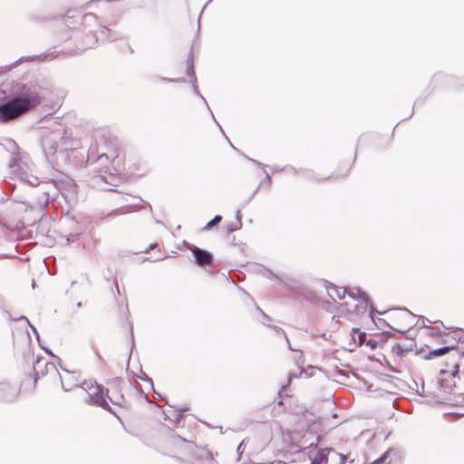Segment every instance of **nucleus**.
Returning <instances> with one entry per match:
<instances>
[{
	"instance_id": "f257e3e1",
	"label": "nucleus",
	"mask_w": 464,
	"mask_h": 464,
	"mask_svg": "<svg viewBox=\"0 0 464 464\" xmlns=\"http://www.w3.org/2000/svg\"><path fill=\"white\" fill-rule=\"evenodd\" d=\"M326 292L334 301H343L346 295L350 298V301L339 303L338 305L334 304V308L340 311L335 316H346L353 312L359 316H368L371 319L376 315L367 294L359 287H343L331 284L326 286ZM377 314L382 313L377 312Z\"/></svg>"
},
{
	"instance_id": "f03ea898",
	"label": "nucleus",
	"mask_w": 464,
	"mask_h": 464,
	"mask_svg": "<svg viewBox=\"0 0 464 464\" xmlns=\"http://www.w3.org/2000/svg\"><path fill=\"white\" fill-rule=\"evenodd\" d=\"M14 96L0 105V121L8 122L35 109L42 103V95L36 86L18 84L14 89Z\"/></svg>"
},
{
	"instance_id": "7ed1b4c3",
	"label": "nucleus",
	"mask_w": 464,
	"mask_h": 464,
	"mask_svg": "<svg viewBox=\"0 0 464 464\" xmlns=\"http://www.w3.org/2000/svg\"><path fill=\"white\" fill-rule=\"evenodd\" d=\"M81 389L88 394L89 401H87V402L89 404L96 405L105 410L110 408L104 396V390L102 386L90 380L84 381Z\"/></svg>"
},
{
	"instance_id": "20e7f679",
	"label": "nucleus",
	"mask_w": 464,
	"mask_h": 464,
	"mask_svg": "<svg viewBox=\"0 0 464 464\" xmlns=\"http://www.w3.org/2000/svg\"><path fill=\"white\" fill-rule=\"evenodd\" d=\"M308 455L311 464H330V461H340L341 464H344V456L331 448L310 450Z\"/></svg>"
},
{
	"instance_id": "39448f33",
	"label": "nucleus",
	"mask_w": 464,
	"mask_h": 464,
	"mask_svg": "<svg viewBox=\"0 0 464 464\" xmlns=\"http://www.w3.org/2000/svg\"><path fill=\"white\" fill-rule=\"evenodd\" d=\"M167 443L170 451L194 454L196 450V445L192 441L186 440L176 434H171Z\"/></svg>"
},
{
	"instance_id": "423d86ee",
	"label": "nucleus",
	"mask_w": 464,
	"mask_h": 464,
	"mask_svg": "<svg viewBox=\"0 0 464 464\" xmlns=\"http://www.w3.org/2000/svg\"><path fill=\"white\" fill-rule=\"evenodd\" d=\"M191 252L193 253L197 264L200 266H211L213 264V256L212 255L203 249H200L197 246H193L190 248Z\"/></svg>"
},
{
	"instance_id": "0eeeda50",
	"label": "nucleus",
	"mask_w": 464,
	"mask_h": 464,
	"mask_svg": "<svg viewBox=\"0 0 464 464\" xmlns=\"http://www.w3.org/2000/svg\"><path fill=\"white\" fill-rule=\"evenodd\" d=\"M196 454V462L194 464H216L210 452L205 449H198Z\"/></svg>"
},
{
	"instance_id": "6e6552de",
	"label": "nucleus",
	"mask_w": 464,
	"mask_h": 464,
	"mask_svg": "<svg viewBox=\"0 0 464 464\" xmlns=\"http://www.w3.org/2000/svg\"><path fill=\"white\" fill-rule=\"evenodd\" d=\"M65 372L67 373L66 376H64V377L61 376L60 379H61V383H62L63 389L65 392H69V391L72 390L74 387H78V383L72 382V380L74 379L75 372H70L66 370H65Z\"/></svg>"
},
{
	"instance_id": "1a4fd4ad",
	"label": "nucleus",
	"mask_w": 464,
	"mask_h": 464,
	"mask_svg": "<svg viewBox=\"0 0 464 464\" xmlns=\"http://www.w3.org/2000/svg\"><path fill=\"white\" fill-rule=\"evenodd\" d=\"M107 397L113 404L116 405L121 406L125 401L123 396L118 392H112L111 395L108 394Z\"/></svg>"
},
{
	"instance_id": "9d476101",
	"label": "nucleus",
	"mask_w": 464,
	"mask_h": 464,
	"mask_svg": "<svg viewBox=\"0 0 464 464\" xmlns=\"http://www.w3.org/2000/svg\"><path fill=\"white\" fill-rule=\"evenodd\" d=\"M186 68H187V73H188V76L189 79H194L195 78V72H194V68H193V61L191 58H188L187 61H186Z\"/></svg>"
},
{
	"instance_id": "9b49d317",
	"label": "nucleus",
	"mask_w": 464,
	"mask_h": 464,
	"mask_svg": "<svg viewBox=\"0 0 464 464\" xmlns=\"http://www.w3.org/2000/svg\"><path fill=\"white\" fill-rule=\"evenodd\" d=\"M185 411L186 410H182V411H174V412H171V415H169L168 413H166V417L168 419H169L170 420H172V421L177 423L182 418V412Z\"/></svg>"
},
{
	"instance_id": "f8f14e48",
	"label": "nucleus",
	"mask_w": 464,
	"mask_h": 464,
	"mask_svg": "<svg viewBox=\"0 0 464 464\" xmlns=\"http://www.w3.org/2000/svg\"><path fill=\"white\" fill-rule=\"evenodd\" d=\"M450 349H452V347L444 346V347L433 350L430 353L434 356H440V355L446 353L447 352H449Z\"/></svg>"
},
{
	"instance_id": "ddd939ff",
	"label": "nucleus",
	"mask_w": 464,
	"mask_h": 464,
	"mask_svg": "<svg viewBox=\"0 0 464 464\" xmlns=\"http://www.w3.org/2000/svg\"><path fill=\"white\" fill-rule=\"evenodd\" d=\"M393 312L399 313V314L392 315L393 317H408L409 315L412 314L409 310L407 309H393Z\"/></svg>"
},
{
	"instance_id": "4468645a",
	"label": "nucleus",
	"mask_w": 464,
	"mask_h": 464,
	"mask_svg": "<svg viewBox=\"0 0 464 464\" xmlns=\"http://www.w3.org/2000/svg\"><path fill=\"white\" fill-rule=\"evenodd\" d=\"M221 219H222L221 216H218V215L216 216L212 220H210L207 224L206 227L210 228V227H214L216 224L219 223L221 221Z\"/></svg>"
},
{
	"instance_id": "2eb2a0df",
	"label": "nucleus",
	"mask_w": 464,
	"mask_h": 464,
	"mask_svg": "<svg viewBox=\"0 0 464 464\" xmlns=\"http://www.w3.org/2000/svg\"><path fill=\"white\" fill-rule=\"evenodd\" d=\"M25 322H26V324H27V325L31 328V330L33 331V334L35 335V337H36V339L38 340V342L40 343V336H39V334H38V332H37L36 328H35L34 325H32V324H30V321H25Z\"/></svg>"
},
{
	"instance_id": "dca6fc26",
	"label": "nucleus",
	"mask_w": 464,
	"mask_h": 464,
	"mask_svg": "<svg viewBox=\"0 0 464 464\" xmlns=\"http://www.w3.org/2000/svg\"><path fill=\"white\" fill-rule=\"evenodd\" d=\"M243 445H244V440H242V441L239 443V445L237 446V455H238V459H240V457H241L242 453H243V452H244V450H245V448H244V446H243Z\"/></svg>"
},
{
	"instance_id": "f3484780",
	"label": "nucleus",
	"mask_w": 464,
	"mask_h": 464,
	"mask_svg": "<svg viewBox=\"0 0 464 464\" xmlns=\"http://www.w3.org/2000/svg\"><path fill=\"white\" fill-rule=\"evenodd\" d=\"M119 158H120V152L118 151V150H114V153H113V155H112V162L114 163V162H115V160H116L117 159H119Z\"/></svg>"
},
{
	"instance_id": "a211bd4d",
	"label": "nucleus",
	"mask_w": 464,
	"mask_h": 464,
	"mask_svg": "<svg viewBox=\"0 0 464 464\" xmlns=\"http://www.w3.org/2000/svg\"><path fill=\"white\" fill-rule=\"evenodd\" d=\"M364 340H365V334H364V333H362V334H361L359 335V343H360V344H362V343L364 342Z\"/></svg>"
},
{
	"instance_id": "6ab92c4d",
	"label": "nucleus",
	"mask_w": 464,
	"mask_h": 464,
	"mask_svg": "<svg viewBox=\"0 0 464 464\" xmlns=\"http://www.w3.org/2000/svg\"><path fill=\"white\" fill-rule=\"evenodd\" d=\"M392 330H393L394 332H396V334H397L399 336L403 335V334H404V333H405V331L396 330V329H393V328H392Z\"/></svg>"
},
{
	"instance_id": "aec40b11",
	"label": "nucleus",
	"mask_w": 464,
	"mask_h": 464,
	"mask_svg": "<svg viewBox=\"0 0 464 464\" xmlns=\"http://www.w3.org/2000/svg\"><path fill=\"white\" fill-rule=\"evenodd\" d=\"M41 347H42V348H43V349H44V350L48 354H50V355H52V356H54L49 349H47V348H45V347H44V346H42V345H41Z\"/></svg>"
},
{
	"instance_id": "412c9836",
	"label": "nucleus",
	"mask_w": 464,
	"mask_h": 464,
	"mask_svg": "<svg viewBox=\"0 0 464 464\" xmlns=\"http://www.w3.org/2000/svg\"><path fill=\"white\" fill-rule=\"evenodd\" d=\"M454 368H455V370H454V371H453V372H452V375H453V376H455V375H456V372H458V371H459V365H458V364H455Z\"/></svg>"
},
{
	"instance_id": "4be33fe9",
	"label": "nucleus",
	"mask_w": 464,
	"mask_h": 464,
	"mask_svg": "<svg viewBox=\"0 0 464 464\" xmlns=\"http://www.w3.org/2000/svg\"><path fill=\"white\" fill-rule=\"evenodd\" d=\"M144 381L148 382L152 386L153 382H152V380H151L150 378H149V377H147V376H146V377L144 378Z\"/></svg>"
},
{
	"instance_id": "5701e85b",
	"label": "nucleus",
	"mask_w": 464,
	"mask_h": 464,
	"mask_svg": "<svg viewBox=\"0 0 464 464\" xmlns=\"http://www.w3.org/2000/svg\"><path fill=\"white\" fill-rule=\"evenodd\" d=\"M368 344L371 345L372 347H374L375 346V342H373L372 340H369L368 341Z\"/></svg>"
},
{
	"instance_id": "b1692460",
	"label": "nucleus",
	"mask_w": 464,
	"mask_h": 464,
	"mask_svg": "<svg viewBox=\"0 0 464 464\" xmlns=\"http://www.w3.org/2000/svg\"><path fill=\"white\" fill-rule=\"evenodd\" d=\"M130 330L131 338L133 339V331H132V325L131 324H130Z\"/></svg>"
},
{
	"instance_id": "393cba45",
	"label": "nucleus",
	"mask_w": 464,
	"mask_h": 464,
	"mask_svg": "<svg viewBox=\"0 0 464 464\" xmlns=\"http://www.w3.org/2000/svg\"><path fill=\"white\" fill-rule=\"evenodd\" d=\"M18 319L23 320V319H27V318L25 316L22 315Z\"/></svg>"
},
{
	"instance_id": "a878e982",
	"label": "nucleus",
	"mask_w": 464,
	"mask_h": 464,
	"mask_svg": "<svg viewBox=\"0 0 464 464\" xmlns=\"http://www.w3.org/2000/svg\"><path fill=\"white\" fill-rule=\"evenodd\" d=\"M32 286L33 288L34 287V281L33 280V283H32Z\"/></svg>"
}]
</instances>
